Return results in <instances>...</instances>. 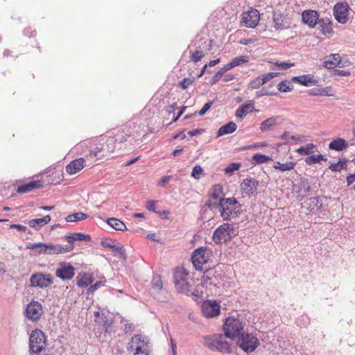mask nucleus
Wrapping results in <instances>:
<instances>
[{
  "label": "nucleus",
  "instance_id": "obj_1",
  "mask_svg": "<svg viewBox=\"0 0 355 355\" xmlns=\"http://www.w3.org/2000/svg\"><path fill=\"white\" fill-rule=\"evenodd\" d=\"M176 290L188 296L200 297L201 292L193 287V282L183 268H176L173 275Z\"/></svg>",
  "mask_w": 355,
  "mask_h": 355
},
{
  "label": "nucleus",
  "instance_id": "obj_2",
  "mask_svg": "<svg viewBox=\"0 0 355 355\" xmlns=\"http://www.w3.org/2000/svg\"><path fill=\"white\" fill-rule=\"evenodd\" d=\"M241 205L234 197L223 198L218 203V211L224 220H230L241 214Z\"/></svg>",
  "mask_w": 355,
  "mask_h": 355
},
{
  "label": "nucleus",
  "instance_id": "obj_3",
  "mask_svg": "<svg viewBox=\"0 0 355 355\" xmlns=\"http://www.w3.org/2000/svg\"><path fill=\"white\" fill-rule=\"evenodd\" d=\"M27 248L35 250V252L38 254H58L72 250L73 246L67 245H54L52 243H37L28 244L27 245Z\"/></svg>",
  "mask_w": 355,
  "mask_h": 355
},
{
  "label": "nucleus",
  "instance_id": "obj_4",
  "mask_svg": "<svg viewBox=\"0 0 355 355\" xmlns=\"http://www.w3.org/2000/svg\"><path fill=\"white\" fill-rule=\"evenodd\" d=\"M245 325V321L239 317H227L223 324L225 337L231 339L239 338L243 332Z\"/></svg>",
  "mask_w": 355,
  "mask_h": 355
},
{
  "label": "nucleus",
  "instance_id": "obj_5",
  "mask_svg": "<svg viewBox=\"0 0 355 355\" xmlns=\"http://www.w3.org/2000/svg\"><path fill=\"white\" fill-rule=\"evenodd\" d=\"M236 235L235 229L230 224L223 223L217 227L213 234V240L216 244L225 243Z\"/></svg>",
  "mask_w": 355,
  "mask_h": 355
},
{
  "label": "nucleus",
  "instance_id": "obj_6",
  "mask_svg": "<svg viewBox=\"0 0 355 355\" xmlns=\"http://www.w3.org/2000/svg\"><path fill=\"white\" fill-rule=\"evenodd\" d=\"M238 344L245 352L250 353L258 347L260 342L252 333L243 332L238 338Z\"/></svg>",
  "mask_w": 355,
  "mask_h": 355
},
{
  "label": "nucleus",
  "instance_id": "obj_7",
  "mask_svg": "<svg viewBox=\"0 0 355 355\" xmlns=\"http://www.w3.org/2000/svg\"><path fill=\"white\" fill-rule=\"evenodd\" d=\"M46 346V337L40 329L33 330L29 337L30 351L35 354L40 353Z\"/></svg>",
  "mask_w": 355,
  "mask_h": 355
},
{
  "label": "nucleus",
  "instance_id": "obj_8",
  "mask_svg": "<svg viewBox=\"0 0 355 355\" xmlns=\"http://www.w3.org/2000/svg\"><path fill=\"white\" fill-rule=\"evenodd\" d=\"M30 286L40 288H46L53 283V279L51 274L35 272L30 277Z\"/></svg>",
  "mask_w": 355,
  "mask_h": 355
},
{
  "label": "nucleus",
  "instance_id": "obj_9",
  "mask_svg": "<svg viewBox=\"0 0 355 355\" xmlns=\"http://www.w3.org/2000/svg\"><path fill=\"white\" fill-rule=\"evenodd\" d=\"M259 182L254 178L248 177L243 180L240 184V189L243 197L256 196Z\"/></svg>",
  "mask_w": 355,
  "mask_h": 355
},
{
  "label": "nucleus",
  "instance_id": "obj_10",
  "mask_svg": "<svg viewBox=\"0 0 355 355\" xmlns=\"http://www.w3.org/2000/svg\"><path fill=\"white\" fill-rule=\"evenodd\" d=\"M128 350L135 353H148V345L146 338L141 334L135 335L128 343Z\"/></svg>",
  "mask_w": 355,
  "mask_h": 355
},
{
  "label": "nucleus",
  "instance_id": "obj_11",
  "mask_svg": "<svg viewBox=\"0 0 355 355\" xmlns=\"http://www.w3.org/2000/svg\"><path fill=\"white\" fill-rule=\"evenodd\" d=\"M209 252L202 248H199L193 252L191 261L196 270H202V265L208 261Z\"/></svg>",
  "mask_w": 355,
  "mask_h": 355
},
{
  "label": "nucleus",
  "instance_id": "obj_12",
  "mask_svg": "<svg viewBox=\"0 0 355 355\" xmlns=\"http://www.w3.org/2000/svg\"><path fill=\"white\" fill-rule=\"evenodd\" d=\"M44 313L42 305L37 301L33 300L26 306V315L28 320L37 321Z\"/></svg>",
  "mask_w": 355,
  "mask_h": 355
},
{
  "label": "nucleus",
  "instance_id": "obj_13",
  "mask_svg": "<svg viewBox=\"0 0 355 355\" xmlns=\"http://www.w3.org/2000/svg\"><path fill=\"white\" fill-rule=\"evenodd\" d=\"M74 270L75 268L71 263L62 262L59 263L55 275L62 280L71 279L75 275Z\"/></svg>",
  "mask_w": 355,
  "mask_h": 355
},
{
  "label": "nucleus",
  "instance_id": "obj_14",
  "mask_svg": "<svg viewBox=\"0 0 355 355\" xmlns=\"http://www.w3.org/2000/svg\"><path fill=\"white\" fill-rule=\"evenodd\" d=\"M349 6L347 3H337L334 7V15L338 22L345 24L348 20Z\"/></svg>",
  "mask_w": 355,
  "mask_h": 355
},
{
  "label": "nucleus",
  "instance_id": "obj_15",
  "mask_svg": "<svg viewBox=\"0 0 355 355\" xmlns=\"http://www.w3.org/2000/svg\"><path fill=\"white\" fill-rule=\"evenodd\" d=\"M259 21V14L257 10L245 12L242 15L241 24L248 28H254Z\"/></svg>",
  "mask_w": 355,
  "mask_h": 355
},
{
  "label": "nucleus",
  "instance_id": "obj_16",
  "mask_svg": "<svg viewBox=\"0 0 355 355\" xmlns=\"http://www.w3.org/2000/svg\"><path fill=\"white\" fill-rule=\"evenodd\" d=\"M202 313L206 318H214L220 313V306L216 302L207 301L202 305Z\"/></svg>",
  "mask_w": 355,
  "mask_h": 355
},
{
  "label": "nucleus",
  "instance_id": "obj_17",
  "mask_svg": "<svg viewBox=\"0 0 355 355\" xmlns=\"http://www.w3.org/2000/svg\"><path fill=\"white\" fill-rule=\"evenodd\" d=\"M302 22L310 28H314L319 21L318 13L315 10H306L302 13Z\"/></svg>",
  "mask_w": 355,
  "mask_h": 355
},
{
  "label": "nucleus",
  "instance_id": "obj_18",
  "mask_svg": "<svg viewBox=\"0 0 355 355\" xmlns=\"http://www.w3.org/2000/svg\"><path fill=\"white\" fill-rule=\"evenodd\" d=\"M277 73L270 72L263 76H258L250 81L249 83L250 87L252 89H258L272 78L277 76Z\"/></svg>",
  "mask_w": 355,
  "mask_h": 355
},
{
  "label": "nucleus",
  "instance_id": "obj_19",
  "mask_svg": "<svg viewBox=\"0 0 355 355\" xmlns=\"http://www.w3.org/2000/svg\"><path fill=\"white\" fill-rule=\"evenodd\" d=\"M292 80L306 87L315 86L318 84V80L313 79V76L311 74L294 76Z\"/></svg>",
  "mask_w": 355,
  "mask_h": 355
},
{
  "label": "nucleus",
  "instance_id": "obj_20",
  "mask_svg": "<svg viewBox=\"0 0 355 355\" xmlns=\"http://www.w3.org/2000/svg\"><path fill=\"white\" fill-rule=\"evenodd\" d=\"M85 163L84 158L74 159L66 166V171L71 175L75 174L84 168Z\"/></svg>",
  "mask_w": 355,
  "mask_h": 355
},
{
  "label": "nucleus",
  "instance_id": "obj_21",
  "mask_svg": "<svg viewBox=\"0 0 355 355\" xmlns=\"http://www.w3.org/2000/svg\"><path fill=\"white\" fill-rule=\"evenodd\" d=\"M349 146L347 140L343 138L337 137L333 139L328 145L329 149L336 151H343Z\"/></svg>",
  "mask_w": 355,
  "mask_h": 355
},
{
  "label": "nucleus",
  "instance_id": "obj_22",
  "mask_svg": "<svg viewBox=\"0 0 355 355\" xmlns=\"http://www.w3.org/2000/svg\"><path fill=\"white\" fill-rule=\"evenodd\" d=\"M42 187V182L40 180L31 181L26 184L18 186L17 191L19 193H25L33 191L35 189H39Z\"/></svg>",
  "mask_w": 355,
  "mask_h": 355
},
{
  "label": "nucleus",
  "instance_id": "obj_23",
  "mask_svg": "<svg viewBox=\"0 0 355 355\" xmlns=\"http://www.w3.org/2000/svg\"><path fill=\"white\" fill-rule=\"evenodd\" d=\"M280 122V117L279 116L270 117L260 123V130L262 132L270 130L272 127L276 125Z\"/></svg>",
  "mask_w": 355,
  "mask_h": 355
},
{
  "label": "nucleus",
  "instance_id": "obj_24",
  "mask_svg": "<svg viewBox=\"0 0 355 355\" xmlns=\"http://www.w3.org/2000/svg\"><path fill=\"white\" fill-rule=\"evenodd\" d=\"M254 110V103H244L241 105L235 112V116L237 118L243 119L248 113L252 112Z\"/></svg>",
  "mask_w": 355,
  "mask_h": 355
},
{
  "label": "nucleus",
  "instance_id": "obj_25",
  "mask_svg": "<svg viewBox=\"0 0 355 355\" xmlns=\"http://www.w3.org/2000/svg\"><path fill=\"white\" fill-rule=\"evenodd\" d=\"M237 128L236 124L233 121H230L227 123L222 125L217 131L216 137L218 138L221 136L233 133Z\"/></svg>",
  "mask_w": 355,
  "mask_h": 355
},
{
  "label": "nucleus",
  "instance_id": "obj_26",
  "mask_svg": "<svg viewBox=\"0 0 355 355\" xmlns=\"http://www.w3.org/2000/svg\"><path fill=\"white\" fill-rule=\"evenodd\" d=\"M328 58L329 59L323 62V66L327 69H334L341 62V58L338 53L331 54Z\"/></svg>",
  "mask_w": 355,
  "mask_h": 355
},
{
  "label": "nucleus",
  "instance_id": "obj_27",
  "mask_svg": "<svg viewBox=\"0 0 355 355\" xmlns=\"http://www.w3.org/2000/svg\"><path fill=\"white\" fill-rule=\"evenodd\" d=\"M218 338H220V334H216L212 336L205 337V344L209 349L216 352L218 344Z\"/></svg>",
  "mask_w": 355,
  "mask_h": 355
},
{
  "label": "nucleus",
  "instance_id": "obj_28",
  "mask_svg": "<svg viewBox=\"0 0 355 355\" xmlns=\"http://www.w3.org/2000/svg\"><path fill=\"white\" fill-rule=\"evenodd\" d=\"M66 240L70 243L69 245H73V243L76 241H90L91 237L89 234L83 233H73L65 236Z\"/></svg>",
  "mask_w": 355,
  "mask_h": 355
},
{
  "label": "nucleus",
  "instance_id": "obj_29",
  "mask_svg": "<svg viewBox=\"0 0 355 355\" xmlns=\"http://www.w3.org/2000/svg\"><path fill=\"white\" fill-rule=\"evenodd\" d=\"M347 159L340 158L336 163L329 162V168L333 172H340L342 170H347Z\"/></svg>",
  "mask_w": 355,
  "mask_h": 355
},
{
  "label": "nucleus",
  "instance_id": "obj_30",
  "mask_svg": "<svg viewBox=\"0 0 355 355\" xmlns=\"http://www.w3.org/2000/svg\"><path fill=\"white\" fill-rule=\"evenodd\" d=\"M51 221V216L49 215H46L41 218L32 219L28 222V225L32 228H35L36 230L48 224Z\"/></svg>",
  "mask_w": 355,
  "mask_h": 355
},
{
  "label": "nucleus",
  "instance_id": "obj_31",
  "mask_svg": "<svg viewBox=\"0 0 355 355\" xmlns=\"http://www.w3.org/2000/svg\"><path fill=\"white\" fill-rule=\"evenodd\" d=\"M308 209L311 211H318L322 207V200L320 197H312L306 202Z\"/></svg>",
  "mask_w": 355,
  "mask_h": 355
},
{
  "label": "nucleus",
  "instance_id": "obj_32",
  "mask_svg": "<svg viewBox=\"0 0 355 355\" xmlns=\"http://www.w3.org/2000/svg\"><path fill=\"white\" fill-rule=\"evenodd\" d=\"M284 17L280 11H274L272 14V19L274 22V27L275 29H284L285 25L284 24Z\"/></svg>",
  "mask_w": 355,
  "mask_h": 355
},
{
  "label": "nucleus",
  "instance_id": "obj_33",
  "mask_svg": "<svg viewBox=\"0 0 355 355\" xmlns=\"http://www.w3.org/2000/svg\"><path fill=\"white\" fill-rule=\"evenodd\" d=\"M216 352L227 354L232 352L229 343L224 338V336L222 334H220V338H218V344L217 345V349H216Z\"/></svg>",
  "mask_w": 355,
  "mask_h": 355
},
{
  "label": "nucleus",
  "instance_id": "obj_34",
  "mask_svg": "<svg viewBox=\"0 0 355 355\" xmlns=\"http://www.w3.org/2000/svg\"><path fill=\"white\" fill-rule=\"evenodd\" d=\"M78 286L79 287H87L89 284H91L93 282L92 277L86 272L83 273V275L80 274L78 277Z\"/></svg>",
  "mask_w": 355,
  "mask_h": 355
},
{
  "label": "nucleus",
  "instance_id": "obj_35",
  "mask_svg": "<svg viewBox=\"0 0 355 355\" xmlns=\"http://www.w3.org/2000/svg\"><path fill=\"white\" fill-rule=\"evenodd\" d=\"M107 223L113 229L118 231H123L126 230L125 225L119 219L116 218H110L107 220Z\"/></svg>",
  "mask_w": 355,
  "mask_h": 355
},
{
  "label": "nucleus",
  "instance_id": "obj_36",
  "mask_svg": "<svg viewBox=\"0 0 355 355\" xmlns=\"http://www.w3.org/2000/svg\"><path fill=\"white\" fill-rule=\"evenodd\" d=\"M88 218V215L86 214H84L83 212H76L73 213L72 214L68 215L65 220L67 222H78V221H82Z\"/></svg>",
  "mask_w": 355,
  "mask_h": 355
},
{
  "label": "nucleus",
  "instance_id": "obj_37",
  "mask_svg": "<svg viewBox=\"0 0 355 355\" xmlns=\"http://www.w3.org/2000/svg\"><path fill=\"white\" fill-rule=\"evenodd\" d=\"M320 161H327V157L322 154H319L309 155L305 158V163L308 165L319 163Z\"/></svg>",
  "mask_w": 355,
  "mask_h": 355
},
{
  "label": "nucleus",
  "instance_id": "obj_38",
  "mask_svg": "<svg viewBox=\"0 0 355 355\" xmlns=\"http://www.w3.org/2000/svg\"><path fill=\"white\" fill-rule=\"evenodd\" d=\"M295 166V163L293 162H288L284 164H282L279 162H275L273 167L274 168L281 171H287L293 169Z\"/></svg>",
  "mask_w": 355,
  "mask_h": 355
},
{
  "label": "nucleus",
  "instance_id": "obj_39",
  "mask_svg": "<svg viewBox=\"0 0 355 355\" xmlns=\"http://www.w3.org/2000/svg\"><path fill=\"white\" fill-rule=\"evenodd\" d=\"M252 160L254 164H260L272 161V158L263 154L256 153L252 156Z\"/></svg>",
  "mask_w": 355,
  "mask_h": 355
},
{
  "label": "nucleus",
  "instance_id": "obj_40",
  "mask_svg": "<svg viewBox=\"0 0 355 355\" xmlns=\"http://www.w3.org/2000/svg\"><path fill=\"white\" fill-rule=\"evenodd\" d=\"M104 151L105 149L103 148V146L101 147L97 146L89 151V157L90 158H96L97 159H101L104 157Z\"/></svg>",
  "mask_w": 355,
  "mask_h": 355
},
{
  "label": "nucleus",
  "instance_id": "obj_41",
  "mask_svg": "<svg viewBox=\"0 0 355 355\" xmlns=\"http://www.w3.org/2000/svg\"><path fill=\"white\" fill-rule=\"evenodd\" d=\"M103 148L105 149L104 157L108 156L110 153L114 152L115 146L114 138H110L107 140L106 143L103 144Z\"/></svg>",
  "mask_w": 355,
  "mask_h": 355
},
{
  "label": "nucleus",
  "instance_id": "obj_42",
  "mask_svg": "<svg viewBox=\"0 0 355 355\" xmlns=\"http://www.w3.org/2000/svg\"><path fill=\"white\" fill-rule=\"evenodd\" d=\"M190 54L191 60L196 63L199 62L205 56V53L201 50L200 46L197 47L194 51H190Z\"/></svg>",
  "mask_w": 355,
  "mask_h": 355
},
{
  "label": "nucleus",
  "instance_id": "obj_43",
  "mask_svg": "<svg viewBox=\"0 0 355 355\" xmlns=\"http://www.w3.org/2000/svg\"><path fill=\"white\" fill-rule=\"evenodd\" d=\"M152 288L157 291L162 289L163 283L160 275H155L153 277L151 280Z\"/></svg>",
  "mask_w": 355,
  "mask_h": 355
},
{
  "label": "nucleus",
  "instance_id": "obj_44",
  "mask_svg": "<svg viewBox=\"0 0 355 355\" xmlns=\"http://www.w3.org/2000/svg\"><path fill=\"white\" fill-rule=\"evenodd\" d=\"M314 148H315V146L313 144H308L297 149V152L300 155H309L313 153Z\"/></svg>",
  "mask_w": 355,
  "mask_h": 355
},
{
  "label": "nucleus",
  "instance_id": "obj_45",
  "mask_svg": "<svg viewBox=\"0 0 355 355\" xmlns=\"http://www.w3.org/2000/svg\"><path fill=\"white\" fill-rule=\"evenodd\" d=\"M277 87L281 92H288L293 89V85L291 81L282 80L278 84Z\"/></svg>",
  "mask_w": 355,
  "mask_h": 355
},
{
  "label": "nucleus",
  "instance_id": "obj_46",
  "mask_svg": "<svg viewBox=\"0 0 355 355\" xmlns=\"http://www.w3.org/2000/svg\"><path fill=\"white\" fill-rule=\"evenodd\" d=\"M318 24L321 26V30L323 33L332 32L331 21L329 19H322L319 20Z\"/></svg>",
  "mask_w": 355,
  "mask_h": 355
},
{
  "label": "nucleus",
  "instance_id": "obj_47",
  "mask_svg": "<svg viewBox=\"0 0 355 355\" xmlns=\"http://www.w3.org/2000/svg\"><path fill=\"white\" fill-rule=\"evenodd\" d=\"M249 62V57L248 55H241L236 57L232 60V62L234 67L240 66L244 63Z\"/></svg>",
  "mask_w": 355,
  "mask_h": 355
},
{
  "label": "nucleus",
  "instance_id": "obj_48",
  "mask_svg": "<svg viewBox=\"0 0 355 355\" xmlns=\"http://www.w3.org/2000/svg\"><path fill=\"white\" fill-rule=\"evenodd\" d=\"M223 193V188L220 184H216L213 187L212 191L211 193V196L215 199H220V195Z\"/></svg>",
  "mask_w": 355,
  "mask_h": 355
},
{
  "label": "nucleus",
  "instance_id": "obj_49",
  "mask_svg": "<svg viewBox=\"0 0 355 355\" xmlns=\"http://www.w3.org/2000/svg\"><path fill=\"white\" fill-rule=\"evenodd\" d=\"M256 97L259 98L263 96H276L277 92H271L267 87H263L260 91H257L255 93Z\"/></svg>",
  "mask_w": 355,
  "mask_h": 355
},
{
  "label": "nucleus",
  "instance_id": "obj_50",
  "mask_svg": "<svg viewBox=\"0 0 355 355\" xmlns=\"http://www.w3.org/2000/svg\"><path fill=\"white\" fill-rule=\"evenodd\" d=\"M240 167H241L240 163L234 162V163L230 164L229 166H227L225 168L224 171H225V173L227 174H232L234 171L239 170Z\"/></svg>",
  "mask_w": 355,
  "mask_h": 355
},
{
  "label": "nucleus",
  "instance_id": "obj_51",
  "mask_svg": "<svg viewBox=\"0 0 355 355\" xmlns=\"http://www.w3.org/2000/svg\"><path fill=\"white\" fill-rule=\"evenodd\" d=\"M110 249H112L113 252L119 254L120 257L125 259V252L123 246H119L117 245L113 244Z\"/></svg>",
  "mask_w": 355,
  "mask_h": 355
},
{
  "label": "nucleus",
  "instance_id": "obj_52",
  "mask_svg": "<svg viewBox=\"0 0 355 355\" xmlns=\"http://www.w3.org/2000/svg\"><path fill=\"white\" fill-rule=\"evenodd\" d=\"M275 66L278 67L279 69L286 70L290 67L294 65V63L286 62H277L275 63Z\"/></svg>",
  "mask_w": 355,
  "mask_h": 355
},
{
  "label": "nucleus",
  "instance_id": "obj_53",
  "mask_svg": "<svg viewBox=\"0 0 355 355\" xmlns=\"http://www.w3.org/2000/svg\"><path fill=\"white\" fill-rule=\"evenodd\" d=\"M202 171L203 170L200 166H195L193 168L191 175L196 179H199L200 175L202 173Z\"/></svg>",
  "mask_w": 355,
  "mask_h": 355
},
{
  "label": "nucleus",
  "instance_id": "obj_54",
  "mask_svg": "<svg viewBox=\"0 0 355 355\" xmlns=\"http://www.w3.org/2000/svg\"><path fill=\"white\" fill-rule=\"evenodd\" d=\"M103 285H104V283L102 281H98L89 286V288H88V293H92L95 291H96L98 288H100L101 287H102Z\"/></svg>",
  "mask_w": 355,
  "mask_h": 355
},
{
  "label": "nucleus",
  "instance_id": "obj_55",
  "mask_svg": "<svg viewBox=\"0 0 355 355\" xmlns=\"http://www.w3.org/2000/svg\"><path fill=\"white\" fill-rule=\"evenodd\" d=\"M193 83V80L189 78H184L180 82V87L185 89L189 87V85H192Z\"/></svg>",
  "mask_w": 355,
  "mask_h": 355
},
{
  "label": "nucleus",
  "instance_id": "obj_56",
  "mask_svg": "<svg viewBox=\"0 0 355 355\" xmlns=\"http://www.w3.org/2000/svg\"><path fill=\"white\" fill-rule=\"evenodd\" d=\"M129 137L128 135L125 134H118L114 138V143L119 142V144L123 143L127 141V137Z\"/></svg>",
  "mask_w": 355,
  "mask_h": 355
},
{
  "label": "nucleus",
  "instance_id": "obj_57",
  "mask_svg": "<svg viewBox=\"0 0 355 355\" xmlns=\"http://www.w3.org/2000/svg\"><path fill=\"white\" fill-rule=\"evenodd\" d=\"M212 104H213L212 101H209V102L206 103L203 105L202 109L198 112V114L200 116H203L210 109Z\"/></svg>",
  "mask_w": 355,
  "mask_h": 355
},
{
  "label": "nucleus",
  "instance_id": "obj_58",
  "mask_svg": "<svg viewBox=\"0 0 355 355\" xmlns=\"http://www.w3.org/2000/svg\"><path fill=\"white\" fill-rule=\"evenodd\" d=\"M328 87L322 88V89H318V93H310V95L311 96H328Z\"/></svg>",
  "mask_w": 355,
  "mask_h": 355
},
{
  "label": "nucleus",
  "instance_id": "obj_59",
  "mask_svg": "<svg viewBox=\"0 0 355 355\" xmlns=\"http://www.w3.org/2000/svg\"><path fill=\"white\" fill-rule=\"evenodd\" d=\"M10 229H17L19 232H26L27 230V227L19 225V224H12L10 226Z\"/></svg>",
  "mask_w": 355,
  "mask_h": 355
},
{
  "label": "nucleus",
  "instance_id": "obj_60",
  "mask_svg": "<svg viewBox=\"0 0 355 355\" xmlns=\"http://www.w3.org/2000/svg\"><path fill=\"white\" fill-rule=\"evenodd\" d=\"M146 207L148 211H153V212L156 211H155V208H156L155 202L153 200L147 201Z\"/></svg>",
  "mask_w": 355,
  "mask_h": 355
},
{
  "label": "nucleus",
  "instance_id": "obj_61",
  "mask_svg": "<svg viewBox=\"0 0 355 355\" xmlns=\"http://www.w3.org/2000/svg\"><path fill=\"white\" fill-rule=\"evenodd\" d=\"M172 178V176L171 175H166V176H163L159 182V185L161 186V187H165V185L168 182V181Z\"/></svg>",
  "mask_w": 355,
  "mask_h": 355
},
{
  "label": "nucleus",
  "instance_id": "obj_62",
  "mask_svg": "<svg viewBox=\"0 0 355 355\" xmlns=\"http://www.w3.org/2000/svg\"><path fill=\"white\" fill-rule=\"evenodd\" d=\"M205 131V130L203 128H198V129L189 130L188 132V135H190L191 137H193V136H196L197 135L202 134Z\"/></svg>",
  "mask_w": 355,
  "mask_h": 355
},
{
  "label": "nucleus",
  "instance_id": "obj_63",
  "mask_svg": "<svg viewBox=\"0 0 355 355\" xmlns=\"http://www.w3.org/2000/svg\"><path fill=\"white\" fill-rule=\"evenodd\" d=\"M101 243L103 248H110L112 247L114 242L112 240L109 239H102Z\"/></svg>",
  "mask_w": 355,
  "mask_h": 355
},
{
  "label": "nucleus",
  "instance_id": "obj_64",
  "mask_svg": "<svg viewBox=\"0 0 355 355\" xmlns=\"http://www.w3.org/2000/svg\"><path fill=\"white\" fill-rule=\"evenodd\" d=\"M347 187H349L355 182V174L354 173H350L349 174L346 178Z\"/></svg>",
  "mask_w": 355,
  "mask_h": 355
}]
</instances>
